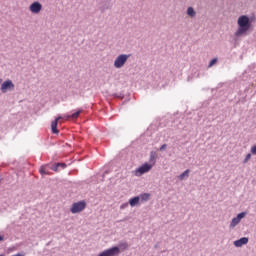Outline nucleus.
I'll return each instance as SVG.
<instances>
[{"mask_svg": "<svg viewBox=\"0 0 256 256\" xmlns=\"http://www.w3.org/2000/svg\"><path fill=\"white\" fill-rule=\"evenodd\" d=\"M121 253V249L119 247L114 246L112 248L106 249L100 252L97 256H118Z\"/></svg>", "mask_w": 256, "mask_h": 256, "instance_id": "6", "label": "nucleus"}, {"mask_svg": "<svg viewBox=\"0 0 256 256\" xmlns=\"http://www.w3.org/2000/svg\"><path fill=\"white\" fill-rule=\"evenodd\" d=\"M165 149H167V144H163V145L160 147V151H165Z\"/></svg>", "mask_w": 256, "mask_h": 256, "instance_id": "23", "label": "nucleus"}, {"mask_svg": "<svg viewBox=\"0 0 256 256\" xmlns=\"http://www.w3.org/2000/svg\"><path fill=\"white\" fill-rule=\"evenodd\" d=\"M60 119H63V117L59 116L55 119L54 122H52L51 124L52 133H55V134L59 133V130H57V125Z\"/></svg>", "mask_w": 256, "mask_h": 256, "instance_id": "11", "label": "nucleus"}, {"mask_svg": "<svg viewBox=\"0 0 256 256\" xmlns=\"http://www.w3.org/2000/svg\"><path fill=\"white\" fill-rule=\"evenodd\" d=\"M150 169H153V165H150L149 163H145L134 171V175L136 177H141V175H145V173H149Z\"/></svg>", "mask_w": 256, "mask_h": 256, "instance_id": "5", "label": "nucleus"}, {"mask_svg": "<svg viewBox=\"0 0 256 256\" xmlns=\"http://www.w3.org/2000/svg\"><path fill=\"white\" fill-rule=\"evenodd\" d=\"M40 173H41V175H45V170L41 169Z\"/></svg>", "mask_w": 256, "mask_h": 256, "instance_id": "25", "label": "nucleus"}, {"mask_svg": "<svg viewBox=\"0 0 256 256\" xmlns=\"http://www.w3.org/2000/svg\"><path fill=\"white\" fill-rule=\"evenodd\" d=\"M237 24L238 29L234 33L235 37H243V35H247V31L251 29V20L249 19V16L242 15L238 17Z\"/></svg>", "mask_w": 256, "mask_h": 256, "instance_id": "1", "label": "nucleus"}, {"mask_svg": "<svg viewBox=\"0 0 256 256\" xmlns=\"http://www.w3.org/2000/svg\"><path fill=\"white\" fill-rule=\"evenodd\" d=\"M82 112H83V110H78L71 115H64L63 119H77V117H79V115H81Z\"/></svg>", "mask_w": 256, "mask_h": 256, "instance_id": "13", "label": "nucleus"}, {"mask_svg": "<svg viewBox=\"0 0 256 256\" xmlns=\"http://www.w3.org/2000/svg\"><path fill=\"white\" fill-rule=\"evenodd\" d=\"M251 160V153H248L245 157V159L243 160V163H247L248 161Z\"/></svg>", "mask_w": 256, "mask_h": 256, "instance_id": "19", "label": "nucleus"}, {"mask_svg": "<svg viewBox=\"0 0 256 256\" xmlns=\"http://www.w3.org/2000/svg\"><path fill=\"white\" fill-rule=\"evenodd\" d=\"M110 8H111V6H110L109 4H107V5H105V6H102V7L100 8V11H102V13H103V12L107 11V9H110Z\"/></svg>", "mask_w": 256, "mask_h": 256, "instance_id": "17", "label": "nucleus"}, {"mask_svg": "<svg viewBox=\"0 0 256 256\" xmlns=\"http://www.w3.org/2000/svg\"><path fill=\"white\" fill-rule=\"evenodd\" d=\"M0 91L5 95V93H9L11 91H15V84L13 83V80L7 79L5 81L2 80V83H0Z\"/></svg>", "mask_w": 256, "mask_h": 256, "instance_id": "3", "label": "nucleus"}, {"mask_svg": "<svg viewBox=\"0 0 256 256\" xmlns=\"http://www.w3.org/2000/svg\"><path fill=\"white\" fill-rule=\"evenodd\" d=\"M85 207H87V204L84 201L75 202L72 204L70 211L73 215H75L77 213H81V211H84Z\"/></svg>", "mask_w": 256, "mask_h": 256, "instance_id": "4", "label": "nucleus"}, {"mask_svg": "<svg viewBox=\"0 0 256 256\" xmlns=\"http://www.w3.org/2000/svg\"><path fill=\"white\" fill-rule=\"evenodd\" d=\"M149 163L152 165V167L157 163V152L151 151L150 152V158H149Z\"/></svg>", "mask_w": 256, "mask_h": 256, "instance_id": "12", "label": "nucleus"}, {"mask_svg": "<svg viewBox=\"0 0 256 256\" xmlns=\"http://www.w3.org/2000/svg\"><path fill=\"white\" fill-rule=\"evenodd\" d=\"M188 17H195V15H197V12H195V9H193V7H188L187 11H186Z\"/></svg>", "mask_w": 256, "mask_h": 256, "instance_id": "15", "label": "nucleus"}, {"mask_svg": "<svg viewBox=\"0 0 256 256\" xmlns=\"http://www.w3.org/2000/svg\"><path fill=\"white\" fill-rule=\"evenodd\" d=\"M122 246L124 247V249H127V247H129V245H127V243H124Z\"/></svg>", "mask_w": 256, "mask_h": 256, "instance_id": "24", "label": "nucleus"}, {"mask_svg": "<svg viewBox=\"0 0 256 256\" xmlns=\"http://www.w3.org/2000/svg\"><path fill=\"white\" fill-rule=\"evenodd\" d=\"M245 215H247V212H241L236 217H234L230 222V229H235V227L241 223V219H244Z\"/></svg>", "mask_w": 256, "mask_h": 256, "instance_id": "8", "label": "nucleus"}, {"mask_svg": "<svg viewBox=\"0 0 256 256\" xmlns=\"http://www.w3.org/2000/svg\"><path fill=\"white\" fill-rule=\"evenodd\" d=\"M139 203H141V198L139 196L130 198L128 201V204L130 205V207H137V205H139Z\"/></svg>", "mask_w": 256, "mask_h": 256, "instance_id": "10", "label": "nucleus"}, {"mask_svg": "<svg viewBox=\"0 0 256 256\" xmlns=\"http://www.w3.org/2000/svg\"><path fill=\"white\" fill-rule=\"evenodd\" d=\"M42 10L43 5L39 1H35L29 6V11L33 15H39V13H41Z\"/></svg>", "mask_w": 256, "mask_h": 256, "instance_id": "7", "label": "nucleus"}, {"mask_svg": "<svg viewBox=\"0 0 256 256\" xmlns=\"http://www.w3.org/2000/svg\"><path fill=\"white\" fill-rule=\"evenodd\" d=\"M250 151L252 155H256V145L252 146Z\"/></svg>", "mask_w": 256, "mask_h": 256, "instance_id": "22", "label": "nucleus"}, {"mask_svg": "<svg viewBox=\"0 0 256 256\" xmlns=\"http://www.w3.org/2000/svg\"><path fill=\"white\" fill-rule=\"evenodd\" d=\"M130 57H131V54H119L114 60V64H113L114 68L123 69L127 61H129Z\"/></svg>", "mask_w": 256, "mask_h": 256, "instance_id": "2", "label": "nucleus"}, {"mask_svg": "<svg viewBox=\"0 0 256 256\" xmlns=\"http://www.w3.org/2000/svg\"><path fill=\"white\" fill-rule=\"evenodd\" d=\"M189 173H191V170L186 169L182 174L178 176V179L180 181H185L186 179H189Z\"/></svg>", "mask_w": 256, "mask_h": 256, "instance_id": "14", "label": "nucleus"}, {"mask_svg": "<svg viewBox=\"0 0 256 256\" xmlns=\"http://www.w3.org/2000/svg\"><path fill=\"white\" fill-rule=\"evenodd\" d=\"M247 243H249V238L247 237H242L238 240H235L233 242V244L236 246V247H243V245H247Z\"/></svg>", "mask_w": 256, "mask_h": 256, "instance_id": "9", "label": "nucleus"}, {"mask_svg": "<svg viewBox=\"0 0 256 256\" xmlns=\"http://www.w3.org/2000/svg\"><path fill=\"white\" fill-rule=\"evenodd\" d=\"M3 239H4L3 236H0V241H3Z\"/></svg>", "mask_w": 256, "mask_h": 256, "instance_id": "26", "label": "nucleus"}, {"mask_svg": "<svg viewBox=\"0 0 256 256\" xmlns=\"http://www.w3.org/2000/svg\"><path fill=\"white\" fill-rule=\"evenodd\" d=\"M127 207H129V202L120 205V209H127Z\"/></svg>", "mask_w": 256, "mask_h": 256, "instance_id": "21", "label": "nucleus"}, {"mask_svg": "<svg viewBox=\"0 0 256 256\" xmlns=\"http://www.w3.org/2000/svg\"><path fill=\"white\" fill-rule=\"evenodd\" d=\"M0 83H3V78H0Z\"/></svg>", "mask_w": 256, "mask_h": 256, "instance_id": "27", "label": "nucleus"}, {"mask_svg": "<svg viewBox=\"0 0 256 256\" xmlns=\"http://www.w3.org/2000/svg\"><path fill=\"white\" fill-rule=\"evenodd\" d=\"M215 63H217V58L212 59L208 65V67H213V65H215Z\"/></svg>", "mask_w": 256, "mask_h": 256, "instance_id": "20", "label": "nucleus"}, {"mask_svg": "<svg viewBox=\"0 0 256 256\" xmlns=\"http://www.w3.org/2000/svg\"><path fill=\"white\" fill-rule=\"evenodd\" d=\"M149 197H151V195H149V193H144V194H141L139 196L140 198V201L143 203V202H146V201H149Z\"/></svg>", "mask_w": 256, "mask_h": 256, "instance_id": "16", "label": "nucleus"}, {"mask_svg": "<svg viewBox=\"0 0 256 256\" xmlns=\"http://www.w3.org/2000/svg\"><path fill=\"white\" fill-rule=\"evenodd\" d=\"M57 167H62L63 169H65V167H67V165L64 164V163H58V164L56 165V167L54 168V171H57Z\"/></svg>", "mask_w": 256, "mask_h": 256, "instance_id": "18", "label": "nucleus"}]
</instances>
